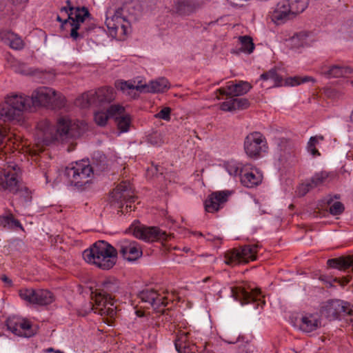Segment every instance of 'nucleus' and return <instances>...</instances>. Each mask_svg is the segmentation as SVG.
<instances>
[{
	"instance_id": "nucleus-57",
	"label": "nucleus",
	"mask_w": 353,
	"mask_h": 353,
	"mask_svg": "<svg viewBox=\"0 0 353 353\" xmlns=\"http://www.w3.org/2000/svg\"><path fill=\"white\" fill-rule=\"evenodd\" d=\"M26 1H28V0H13V3H20Z\"/></svg>"
},
{
	"instance_id": "nucleus-33",
	"label": "nucleus",
	"mask_w": 353,
	"mask_h": 353,
	"mask_svg": "<svg viewBox=\"0 0 353 353\" xmlns=\"http://www.w3.org/2000/svg\"><path fill=\"white\" fill-rule=\"evenodd\" d=\"M248 167L235 160H230L223 163V168L232 176L241 175L242 172L248 170Z\"/></svg>"
},
{
	"instance_id": "nucleus-52",
	"label": "nucleus",
	"mask_w": 353,
	"mask_h": 353,
	"mask_svg": "<svg viewBox=\"0 0 353 353\" xmlns=\"http://www.w3.org/2000/svg\"><path fill=\"white\" fill-rule=\"evenodd\" d=\"M314 188L310 182L302 183L298 189V194L299 196H304L310 190Z\"/></svg>"
},
{
	"instance_id": "nucleus-27",
	"label": "nucleus",
	"mask_w": 353,
	"mask_h": 353,
	"mask_svg": "<svg viewBox=\"0 0 353 353\" xmlns=\"http://www.w3.org/2000/svg\"><path fill=\"white\" fill-rule=\"evenodd\" d=\"M143 92L159 93L164 92L170 88V83L165 78L151 81L148 84H141Z\"/></svg>"
},
{
	"instance_id": "nucleus-50",
	"label": "nucleus",
	"mask_w": 353,
	"mask_h": 353,
	"mask_svg": "<svg viewBox=\"0 0 353 353\" xmlns=\"http://www.w3.org/2000/svg\"><path fill=\"white\" fill-rule=\"evenodd\" d=\"M344 211L343 205L339 201H335L330 205V212L332 215L341 214Z\"/></svg>"
},
{
	"instance_id": "nucleus-28",
	"label": "nucleus",
	"mask_w": 353,
	"mask_h": 353,
	"mask_svg": "<svg viewBox=\"0 0 353 353\" xmlns=\"http://www.w3.org/2000/svg\"><path fill=\"white\" fill-rule=\"evenodd\" d=\"M0 39L14 50H21L24 46L23 41L21 37L10 31L1 32Z\"/></svg>"
},
{
	"instance_id": "nucleus-43",
	"label": "nucleus",
	"mask_w": 353,
	"mask_h": 353,
	"mask_svg": "<svg viewBox=\"0 0 353 353\" xmlns=\"http://www.w3.org/2000/svg\"><path fill=\"white\" fill-rule=\"evenodd\" d=\"M110 117H115V120H117V117L123 116L125 114V108L121 105L114 104L110 105L106 110Z\"/></svg>"
},
{
	"instance_id": "nucleus-60",
	"label": "nucleus",
	"mask_w": 353,
	"mask_h": 353,
	"mask_svg": "<svg viewBox=\"0 0 353 353\" xmlns=\"http://www.w3.org/2000/svg\"><path fill=\"white\" fill-rule=\"evenodd\" d=\"M332 198H329V199H327V203L328 204H331V201H332Z\"/></svg>"
},
{
	"instance_id": "nucleus-38",
	"label": "nucleus",
	"mask_w": 353,
	"mask_h": 353,
	"mask_svg": "<svg viewBox=\"0 0 353 353\" xmlns=\"http://www.w3.org/2000/svg\"><path fill=\"white\" fill-rule=\"evenodd\" d=\"M309 81L315 82V80L312 77H308V76H305L303 77H288L283 81V85L296 86V85H299L301 83L309 82Z\"/></svg>"
},
{
	"instance_id": "nucleus-17",
	"label": "nucleus",
	"mask_w": 353,
	"mask_h": 353,
	"mask_svg": "<svg viewBox=\"0 0 353 353\" xmlns=\"http://www.w3.org/2000/svg\"><path fill=\"white\" fill-rule=\"evenodd\" d=\"M326 316L334 319L341 314L353 315V309L350 305L341 300H333L327 303L323 310Z\"/></svg>"
},
{
	"instance_id": "nucleus-1",
	"label": "nucleus",
	"mask_w": 353,
	"mask_h": 353,
	"mask_svg": "<svg viewBox=\"0 0 353 353\" xmlns=\"http://www.w3.org/2000/svg\"><path fill=\"white\" fill-rule=\"evenodd\" d=\"M82 125L68 117L59 119L56 127L48 120L39 121L36 130L37 150L34 151V154L37 151H41L44 145H49L54 140L67 141L80 136Z\"/></svg>"
},
{
	"instance_id": "nucleus-58",
	"label": "nucleus",
	"mask_w": 353,
	"mask_h": 353,
	"mask_svg": "<svg viewBox=\"0 0 353 353\" xmlns=\"http://www.w3.org/2000/svg\"><path fill=\"white\" fill-rule=\"evenodd\" d=\"M349 281H350V280H349V279H345L344 282H343V283H341V285L347 284V283H349Z\"/></svg>"
},
{
	"instance_id": "nucleus-15",
	"label": "nucleus",
	"mask_w": 353,
	"mask_h": 353,
	"mask_svg": "<svg viewBox=\"0 0 353 353\" xmlns=\"http://www.w3.org/2000/svg\"><path fill=\"white\" fill-rule=\"evenodd\" d=\"M7 329L16 336L30 337L34 334L30 322L19 316H10L6 321Z\"/></svg>"
},
{
	"instance_id": "nucleus-10",
	"label": "nucleus",
	"mask_w": 353,
	"mask_h": 353,
	"mask_svg": "<svg viewBox=\"0 0 353 353\" xmlns=\"http://www.w3.org/2000/svg\"><path fill=\"white\" fill-rule=\"evenodd\" d=\"M258 245H247L239 248L228 250L224 254V263L231 267L246 263L256 259Z\"/></svg>"
},
{
	"instance_id": "nucleus-20",
	"label": "nucleus",
	"mask_w": 353,
	"mask_h": 353,
	"mask_svg": "<svg viewBox=\"0 0 353 353\" xmlns=\"http://www.w3.org/2000/svg\"><path fill=\"white\" fill-rule=\"evenodd\" d=\"M230 194L231 192L228 190L217 191L212 193L205 201V211L209 213L217 212L222 207V205L227 201Z\"/></svg>"
},
{
	"instance_id": "nucleus-53",
	"label": "nucleus",
	"mask_w": 353,
	"mask_h": 353,
	"mask_svg": "<svg viewBox=\"0 0 353 353\" xmlns=\"http://www.w3.org/2000/svg\"><path fill=\"white\" fill-rule=\"evenodd\" d=\"M236 109H244L248 107V101L245 99L234 98Z\"/></svg>"
},
{
	"instance_id": "nucleus-8",
	"label": "nucleus",
	"mask_w": 353,
	"mask_h": 353,
	"mask_svg": "<svg viewBox=\"0 0 353 353\" xmlns=\"http://www.w3.org/2000/svg\"><path fill=\"white\" fill-rule=\"evenodd\" d=\"M30 100L32 107L50 105L60 108L65 104V97L49 87H40L34 90Z\"/></svg>"
},
{
	"instance_id": "nucleus-2",
	"label": "nucleus",
	"mask_w": 353,
	"mask_h": 353,
	"mask_svg": "<svg viewBox=\"0 0 353 353\" xmlns=\"http://www.w3.org/2000/svg\"><path fill=\"white\" fill-rule=\"evenodd\" d=\"M84 260L102 270H110L117 263V250L108 242L99 241L83 253Z\"/></svg>"
},
{
	"instance_id": "nucleus-5",
	"label": "nucleus",
	"mask_w": 353,
	"mask_h": 353,
	"mask_svg": "<svg viewBox=\"0 0 353 353\" xmlns=\"http://www.w3.org/2000/svg\"><path fill=\"white\" fill-rule=\"evenodd\" d=\"M132 16L127 14L124 8H109L105 12V25L110 34L123 39L131 30Z\"/></svg>"
},
{
	"instance_id": "nucleus-36",
	"label": "nucleus",
	"mask_w": 353,
	"mask_h": 353,
	"mask_svg": "<svg viewBox=\"0 0 353 353\" xmlns=\"http://www.w3.org/2000/svg\"><path fill=\"white\" fill-rule=\"evenodd\" d=\"M323 140L324 137L322 135L311 137L307 145V152L314 157L319 156L320 153L316 147Z\"/></svg>"
},
{
	"instance_id": "nucleus-35",
	"label": "nucleus",
	"mask_w": 353,
	"mask_h": 353,
	"mask_svg": "<svg viewBox=\"0 0 353 353\" xmlns=\"http://www.w3.org/2000/svg\"><path fill=\"white\" fill-rule=\"evenodd\" d=\"M95 103V93L92 90L83 93L75 101V104L82 108H87Z\"/></svg>"
},
{
	"instance_id": "nucleus-47",
	"label": "nucleus",
	"mask_w": 353,
	"mask_h": 353,
	"mask_svg": "<svg viewBox=\"0 0 353 353\" xmlns=\"http://www.w3.org/2000/svg\"><path fill=\"white\" fill-rule=\"evenodd\" d=\"M227 100L224 102H223L220 105L221 110L223 111H233L236 109L235 103H234V99L233 97L231 96H227Z\"/></svg>"
},
{
	"instance_id": "nucleus-55",
	"label": "nucleus",
	"mask_w": 353,
	"mask_h": 353,
	"mask_svg": "<svg viewBox=\"0 0 353 353\" xmlns=\"http://www.w3.org/2000/svg\"><path fill=\"white\" fill-rule=\"evenodd\" d=\"M1 280L4 283H7L8 285H11V284H12V281L8 276H6L5 275L2 276Z\"/></svg>"
},
{
	"instance_id": "nucleus-54",
	"label": "nucleus",
	"mask_w": 353,
	"mask_h": 353,
	"mask_svg": "<svg viewBox=\"0 0 353 353\" xmlns=\"http://www.w3.org/2000/svg\"><path fill=\"white\" fill-rule=\"evenodd\" d=\"M6 130L5 128H0V145L3 144V140L6 137Z\"/></svg>"
},
{
	"instance_id": "nucleus-30",
	"label": "nucleus",
	"mask_w": 353,
	"mask_h": 353,
	"mask_svg": "<svg viewBox=\"0 0 353 353\" xmlns=\"http://www.w3.org/2000/svg\"><path fill=\"white\" fill-rule=\"evenodd\" d=\"M286 46L294 51L298 50L307 45V34L305 32H299L285 41Z\"/></svg>"
},
{
	"instance_id": "nucleus-39",
	"label": "nucleus",
	"mask_w": 353,
	"mask_h": 353,
	"mask_svg": "<svg viewBox=\"0 0 353 353\" xmlns=\"http://www.w3.org/2000/svg\"><path fill=\"white\" fill-rule=\"evenodd\" d=\"M241 44V50L245 53L250 54L254 49V44L252 39L249 36H242L239 37Z\"/></svg>"
},
{
	"instance_id": "nucleus-7",
	"label": "nucleus",
	"mask_w": 353,
	"mask_h": 353,
	"mask_svg": "<svg viewBox=\"0 0 353 353\" xmlns=\"http://www.w3.org/2000/svg\"><path fill=\"white\" fill-rule=\"evenodd\" d=\"M64 175L70 185L82 187L90 183L93 170L88 160H81L65 168Z\"/></svg>"
},
{
	"instance_id": "nucleus-31",
	"label": "nucleus",
	"mask_w": 353,
	"mask_h": 353,
	"mask_svg": "<svg viewBox=\"0 0 353 353\" xmlns=\"http://www.w3.org/2000/svg\"><path fill=\"white\" fill-rule=\"evenodd\" d=\"M115 87L122 91V92L131 97H134L132 93L135 90L143 92V86L140 84V82L135 85L131 81L117 80L115 82Z\"/></svg>"
},
{
	"instance_id": "nucleus-11",
	"label": "nucleus",
	"mask_w": 353,
	"mask_h": 353,
	"mask_svg": "<svg viewBox=\"0 0 353 353\" xmlns=\"http://www.w3.org/2000/svg\"><path fill=\"white\" fill-rule=\"evenodd\" d=\"M129 232L137 239L145 242L166 240L168 235L165 231L157 227H148L139 221H134L129 228Z\"/></svg>"
},
{
	"instance_id": "nucleus-41",
	"label": "nucleus",
	"mask_w": 353,
	"mask_h": 353,
	"mask_svg": "<svg viewBox=\"0 0 353 353\" xmlns=\"http://www.w3.org/2000/svg\"><path fill=\"white\" fill-rule=\"evenodd\" d=\"M118 290L119 285L117 281H108L103 283L102 291L100 292L110 297L112 296V294L117 292Z\"/></svg>"
},
{
	"instance_id": "nucleus-16",
	"label": "nucleus",
	"mask_w": 353,
	"mask_h": 353,
	"mask_svg": "<svg viewBox=\"0 0 353 353\" xmlns=\"http://www.w3.org/2000/svg\"><path fill=\"white\" fill-rule=\"evenodd\" d=\"M117 248L120 254L128 261H135L142 256L140 244L134 241L123 239L118 241Z\"/></svg>"
},
{
	"instance_id": "nucleus-4",
	"label": "nucleus",
	"mask_w": 353,
	"mask_h": 353,
	"mask_svg": "<svg viewBox=\"0 0 353 353\" xmlns=\"http://www.w3.org/2000/svg\"><path fill=\"white\" fill-rule=\"evenodd\" d=\"M32 107L30 97L22 93H10L0 105V119L3 121H19L23 114Z\"/></svg>"
},
{
	"instance_id": "nucleus-22",
	"label": "nucleus",
	"mask_w": 353,
	"mask_h": 353,
	"mask_svg": "<svg viewBox=\"0 0 353 353\" xmlns=\"http://www.w3.org/2000/svg\"><path fill=\"white\" fill-rule=\"evenodd\" d=\"M352 69L346 65L323 64L319 72L326 78H339L352 72Z\"/></svg>"
},
{
	"instance_id": "nucleus-18",
	"label": "nucleus",
	"mask_w": 353,
	"mask_h": 353,
	"mask_svg": "<svg viewBox=\"0 0 353 353\" xmlns=\"http://www.w3.org/2000/svg\"><path fill=\"white\" fill-rule=\"evenodd\" d=\"M174 345L179 353H195L197 350L192 340V333L185 330L179 332Z\"/></svg>"
},
{
	"instance_id": "nucleus-3",
	"label": "nucleus",
	"mask_w": 353,
	"mask_h": 353,
	"mask_svg": "<svg viewBox=\"0 0 353 353\" xmlns=\"http://www.w3.org/2000/svg\"><path fill=\"white\" fill-rule=\"evenodd\" d=\"M61 13L66 14L67 19L62 20L60 16H57V21L62 23V25L69 26L70 29V37L73 40H78L85 37L92 29L91 26L85 23V20L90 17L88 10L85 8L63 7L61 9Z\"/></svg>"
},
{
	"instance_id": "nucleus-56",
	"label": "nucleus",
	"mask_w": 353,
	"mask_h": 353,
	"mask_svg": "<svg viewBox=\"0 0 353 353\" xmlns=\"http://www.w3.org/2000/svg\"><path fill=\"white\" fill-rule=\"evenodd\" d=\"M136 314H137V316H144V315H145L144 312H142V311H141V310H137V311H136Z\"/></svg>"
},
{
	"instance_id": "nucleus-42",
	"label": "nucleus",
	"mask_w": 353,
	"mask_h": 353,
	"mask_svg": "<svg viewBox=\"0 0 353 353\" xmlns=\"http://www.w3.org/2000/svg\"><path fill=\"white\" fill-rule=\"evenodd\" d=\"M116 122L120 132H126L129 130L131 119L128 114H125L123 116L117 117Z\"/></svg>"
},
{
	"instance_id": "nucleus-62",
	"label": "nucleus",
	"mask_w": 353,
	"mask_h": 353,
	"mask_svg": "<svg viewBox=\"0 0 353 353\" xmlns=\"http://www.w3.org/2000/svg\"><path fill=\"white\" fill-rule=\"evenodd\" d=\"M52 351H53V349H52V348H49V349L48 350V352H52Z\"/></svg>"
},
{
	"instance_id": "nucleus-21",
	"label": "nucleus",
	"mask_w": 353,
	"mask_h": 353,
	"mask_svg": "<svg viewBox=\"0 0 353 353\" xmlns=\"http://www.w3.org/2000/svg\"><path fill=\"white\" fill-rule=\"evenodd\" d=\"M252 88L251 85L243 81L236 83L229 81L225 87L219 88L217 92L222 96L237 97L246 94Z\"/></svg>"
},
{
	"instance_id": "nucleus-32",
	"label": "nucleus",
	"mask_w": 353,
	"mask_h": 353,
	"mask_svg": "<svg viewBox=\"0 0 353 353\" xmlns=\"http://www.w3.org/2000/svg\"><path fill=\"white\" fill-rule=\"evenodd\" d=\"M96 103H110L114 100L116 93L112 88L103 87L94 91Z\"/></svg>"
},
{
	"instance_id": "nucleus-34",
	"label": "nucleus",
	"mask_w": 353,
	"mask_h": 353,
	"mask_svg": "<svg viewBox=\"0 0 353 353\" xmlns=\"http://www.w3.org/2000/svg\"><path fill=\"white\" fill-rule=\"evenodd\" d=\"M327 265L333 268L343 270L353 266V259L351 257H341L327 261Z\"/></svg>"
},
{
	"instance_id": "nucleus-14",
	"label": "nucleus",
	"mask_w": 353,
	"mask_h": 353,
	"mask_svg": "<svg viewBox=\"0 0 353 353\" xmlns=\"http://www.w3.org/2000/svg\"><path fill=\"white\" fill-rule=\"evenodd\" d=\"M92 299L94 301V305L92 310L94 313L110 318L114 316L117 313V306L114 305V299L112 296L108 297L101 292H96Z\"/></svg>"
},
{
	"instance_id": "nucleus-37",
	"label": "nucleus",
	"mask_w": 353,
	"mask_h": 353,
	"mask_svg": "<svg viewBox=\"0 0 353 353\" xmlns=\"http://www.w3.org/2000/svg\"><path fill=\"white\" fill-rule=\"evenodd\" d=\"M309 0H294L290 1L291 12L294 18L303 12L308 6Z\"/></svg>"
},
{
	"instance_id": "nucleus-48",
	"label": "nucleus",
	"mask_w": 353,
	"mask_h": 353,
	"mask_svg": "<svg viewBox=\"0 0 353 353\" xmlns=\"http://www.w3.org/2000/svg\"><path fill=\"white\" fill-rule=\"evenodd\" d=\"M148 141L153 145H161L163 143V136L160 132H155L149 135Z\"/></svg>"
},
{
	"instance_id": "nucleus-49",
	"label": "nucleus",
	"mask_w": 353,
	"mask_h": 353,
	"mask_svg": "<svg viewBox=\"0 0 353 353\" xmlns=\"http://www.w3.org/2000/svg\"><path fill=\"white\" fill-rule=\"evenodd\" d=\"M176 11L180 15H187L190 12V7L183 1H178L176 4Z\"/></svg>"
},
{
	"instance_id": "nucleus-24",
	"label": "nucleus",
	"mask_w": 353,
	"mask_h": 353,
	"mask_svg": "<svg viewBox=\"0 0 353 353\" xmlns=\"http://www.w3.org/2000/svg\"><path fill=\"white\" fill-rule=\"evenodd\" d=\"M232 292L236 299L242 301V304H247L252 301H260L262 297L261 290L258 288L248 290L239 287L236 290H233Z\"/></svg>"
},
{
	"instance_id": "nucleus-45",
	"label": "nucleus",
	"mask_w": 353,
	"mask_h": 353,
	"mask_svg": "<svg viewBox=\"0 0 353 353\" xmlns=\"http://www.w3.org/2000/svg\"><path fill=\"white\" fill-rule=\"evenodd\" d=\"M110 118L107 111H97L94 114V121L99 125L103 126Z\"/></svg>"
},
{
	"instance_id": "nucleus-9",
	"label": "nucleus",
	"mask_w": 353,
	"mask_h": 353,
	"mask_svg": "<svg viewBox=\"0 0 353 353\" xmlns=\"http://www.w3.org/2000/svg\"><path fill=\"white\" fill-rule=\"evenodd\" d=\"M138 298L144 307H152L159 312H163L164 307L170 300L168 292L165 290L155 288H145L138 294Z\"/></svg>"
},
{
	"instance_id": "nucleus-61",
	"label": "nucleus",
	"mask_w": 353,
	"mask_h": 353,
	"mask_svg": "<svg viewBox=\"0 0 353 353\" xmlns=\"http://www.w3.org/2000/svg\"><path fill=\"white\" fill-rule=\"evenodd\" d=\"M350 119H351V121L353 122V110H352V112Z\"/></svg>"
},
{
	"instance_id": "nucleus-19",
	"label": "nucleus",
	"mask_w": 353,
	"mask_h": 353,
	"mask_svg": "<svg viewBox=\"0 0 353 353\" xmlns=\"http://www.w3.org/2000/svg\"><path fill=\"white\" fill-rule=\"evenodd\" d=\"M293 18L290 0H281L279 1L271 15L272 21L277 25L282 24Z\"/></svg>"
},
{
	"instance_id": "nucleus-59",
	"label": "nucleus",
	"mask_w": 353,
	"mask_h": 353,
	"mask_svg": "<svg viewBox=\"0 0 353 353\" xmlns=\"http://www.w3.org/2000/svg\"><path fill=\"white\" fill-rule=\"evenodd\" d=\"M131 208H132L131 205H128V204H127V205H126V207H125V210H126L127 211L128 210V209H130V210H131Z\"/></svg>"
},
{
	"instance_id": "nucleus-44",
	"label": "nucleus",
	"mask_w": 353,
	"mask_h": 353,
	"mask_svg": "<svg viewBox=\"0 0 353 353\" xmlns=\"http://www.w3.org/2000/svg\"><path fill=\"white\" fill-rule=\"evenodd\" d=\"M193 234L196 236H203L206 241H211L214 243L216 245H220L222 242L223 238L219 235H214L211 233H207L206 234H203L200 232H194Z\"/></svg>"
},
{
	"instance_id": "nucleus-40",
	"label": "nucleus",
	"mask_w": 353,
	"mask_h": 353,
	"mask_svg": "<svg viewBox=\"0 0 353 353\" xmlns=\"http://www.w3.org/2000/svg\"><path fill=\"white\" fill-rule=\"evenodd\" d=\"M0 225L4 228H21L19 221L14 219L12 214L0 216Z\"/></svg>"
},
{
	"instance_id": "nucleus-26",
	"label": "nucleus",
	"mask_w": 353,
	"mask_h": 353,
	"mask_svg": "<svg viewBox=\"0 0 353 353\" xmlns=\"http://www.w3.org/2000/svg\"><path fill=\"white\" fill-rule=\"evenodd\" d=\"M260 80L262 81V87L274 88L283 85V80L282 77L277 73L274 69L263 73L260 76Z\"/></svg>"
},
{
	"instance_id": "nucleus-6",
	"label": "nucleus",
	"mask_w": 353,
	"mask_h": 353,
	"mask_svg": "<svg viewBox=\"0 0 353 353\" xmlns=\"http://www.w3.org/2000/svg\"><path fill=\"white\" fill-rule=\"evenodd\" d=\"M0 191L19 194L26 200L30 198V192L21 181L20 169L17 165H8L0 170Z\"/></svg>"
},
{
	"instance_id": "nucleus-29",
	"label": "nucleus",
	"mask_w": 353,
	"mask_h": 353,
	"mask_svg": "<svg viewBox=\"0 0 353 353\" xmlns=\"http://www.w3.org/2000/svg\"><path fill=\"white\" fill-rule=\"evenodd\" d=\"M320 321L316 315L307 314L301 318L300 329L304 332H311L320 326Z\"/></svg>"
},
{
	"instance_id": "nucleus-63",
	"label": "nucleus",
	"mask_w": 353,
	"mask_h": 353,
	"mask_svg": "<svg viewBox=\"0 0 353 353\" xmlns=\"http://www.w3.org/2000/svg\"><path fill=\"white\" fill-rule=\"evenodd\" d=\"M45 174V176L46 177V179L48 180L47 173H46V172H45V174Z\"/></svg>"
},
{
	"instance_id": "nucleus-64",
	"label": "nucleus",
	"mask_w": 353,
	"mask_h": 353,
	"mask_svg": "<svg viewBox=\"0 0 353 353\" xmlns=\"http://www.w3.org/2000/svg\"><path fill=\"white\" fill-rule=\"evenodd\" d=\"M350 84L353 86V80L350 81Z\"/></svg>"
},
{
	"instance_id": "nucleus-13",
	"label": "nucleus",
	"mask_w": 353,
	"mask_h": 353,
	"mask_svg": "<svg viewBox=\"0 0 353 353\" xmlns=\"http://www.w3.org/2000/svg\"><path fill=\"white\" fill-rule=\"evenodd\" d=\"M19 296L25 301L38 305H47L54 301L53 294L42 289L24 288L19 290Z\"/></svg>"
},
{
	"instance_id": "nucleus-25",
	"label": "nucleus",
	"mask_w": 353,
	"mask_h": 353,
	"mask_svg": "<svg viewBox=\"0 0 353 353\" xmlns=\"http://www.w3.org/2000/svg\"><path fill=\"white\" fill-rule=\"evenodd\" d=\"M112 198L117 202L126 201L131 203L134 201L130 184L127 181L121 182L111 193Z\"/></svg>"
},
{
	"instance_id": "nucleus-46",
	"label": "nucleus",
	"mask_w": 353,
	"mask_h": 353,
	"mask_svg": "<svg viewBox=\"0 0 353 353\" xmlns=\"http://www.w3.org/2000/svg\"><path fill=\"white\" fill-rule=\"evenodd\" d=\"M327 178V175L325 172L316 173L311 179L310 183L314 188H316L323 183Z\"/></svg>"
},
{
	"instance_id": "nucleus-23",
	"label": "nucleus",
	"mask_w": 353,
	"mask_h": 353,
	"mask_svg": "<svg viewBox=\"0 0 353 353\" xmlns=\"http://www.w3.org/2000/svg\"><path fill=\"white\" fill-rule=\"evenodd\" d=\"M245 166L248 167V170L241 174V183L248 188H253L260 184L263 179L261 172L258 169L251 167L249 164H246Z\"/></svg>"
},
{
	"instance_id": "nucleus-12",
	"label": "nucleus",
	"mask_w": 353,
	"mask_h": 353,
	"mask_svg": "<svg viewBox=\"0 0 353 353\" xmlns=\"http://www.w3.org/2000/svg\"><path fill=\"white\" fill-rule=\"evenodd\" d=\"M244 150L248 156L258 158L267 152L268 145L265 137L259 132L248 134L244 141Z\"/></svg>"
},
{
	"instance_id": "nucleus-51",
	"label": "nucleus",
	"mask_w": 353,
	"mask_h": 353,
	"mask_svg": "<svg viewBox=\"0 0 353 353\" xmlns=\"http://www.w3.org/2000/svg\"><path fill=\"white\" fill-rule=\"evenodd\" d=\"M170 113L171 109L168 107H165L155 114V117L168 121L170 120Z\"/></svg>"
}]
</instances>
